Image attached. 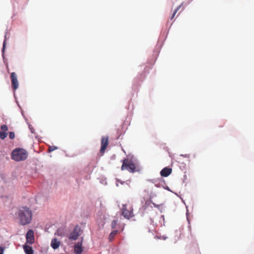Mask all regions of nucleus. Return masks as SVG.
Returning a JSON list of instances; mask_svg holds the SVG:
<instances>
[{"label":"nucleus","mask_w":254,"mask_h":254,"mask_svg":"<svg viewBox=\"0 0 254 254\" xmlns=\"http://www.w3.org/2000/svg\"><path fill=\"white\" fill-rule=\"evenodd\" d=\"M10 79L11 81V85L13 89L16 90L18 88L19 83L17 80L16 74L13 72L10 74Z\"/></svg>","instance_id":"7"},{"label":"nucleus","mask_w":254,"mask_h":254,"mask_svg":"<svg viewBox=\"0 0 254 254\" xmlns=\"http://www.w3.org/2000/svg\"><path fill=\"white\" fill-rule=\"evenodd\" d=\"M5 47V41H4L3 43V48H2V51H3Z\"/></svg>","instance_id":"20"},{"label":"nucleus","mask_w":254,"mask_h":254,"mask_svg":"<svg viewBox=\"0 0 254 254\" xmlns=\"http://www.w3.org/2000/svg\"><path fill=\"white\" fill-rule=\"evenodd\" d=\"M23 249L26 254H33V250L32 247L28 245H24Z\"/></svg>","instance_id":"13"},{"label":"nucleus","mask_w":254,"mask_h":254,"mask_svg":"<svg viewBox=\"0 0 254 254\" xmlns=\"http://www.w3.org/2000/svg\"><path fill=\"white\" fill-rule=\"evenodd\" d=\"M182 6V4L178 6L176 9L175 10H174L173 13V15L172 16V17H171V19H173V18L174 17L175 14H176V13L177 12V11L180 9V8H181Z\"/></svg>","instance_id":"15"},{"label":"nucleus","mask_w":254,"mask_h":254,"mask_svg":"<svg viewBox=\"0 0 254 254\" xmlns=\"http://www.w3.org/2000/svg\"><path fill=\"white\" fill-rule=\"evenodd\" d=\"M3 248L2 247H0V254H3Z\"/></svg>","instance_id":"19"},{"label":"nucleus","mask_w":254,"mask_h":254,"mask_svg":"<svg viewBox=\"0 0 254 254\" xmlns=\"http://www.w3.org/2000/svg\"><path fill=\"white\" fill-rule=\"evenodd\" d=\"M1 131H0V138L4 139L7 136L6 131L8 130V127L6 125H3L0 127Z\"/></svg>","instance_id":"8"},{"label":"nucleus","mask_w":254,"mask_h":254,"mask_svg":"<svg viewBox=\"0 0 254 254\" xmlns=\"http://www.w3.org/2000/svg\"><path fill=\"white\" fill-rule=\"evenodd\" d=\"M117 223H118L117 220H113V221H112V222L111 223L112 228V229L115 228L116 226H117Z\"/></svg>","instance_id":"17"},{"label":"nucleus","mask_w":254,"mask_h":254,"mask_svg":"<svg viewBox=\"0 0 254 254\" xmlns=\"http://www.w3.org/2000/svg\"><path fill=\"white\" fill-rule=\"evenodd\" d=\"M109 144V137L103 136L101 139V146L100 150V153L103 155Z\"/></svg>","instance_id":"5"},{"label":"nucleus","mask_w":254,"mask_h":254,"mask_svg":"<svg viewBox=\"0 0 254 254\" xmlns=\"http://www.w3.org/2000/svg\"><path fill=\"white\" fill-rule=\"evenodd\" d=\"M9 138L13 139L15 137V134L13 132H10L9 133Z\"/></svg>","instance_id":"18"},{"label":"nucleus","mask_w":254,"mask_h":254,"mask_svg":"<svg viewBox=\"0 0 254 254\" xmlns=\"http://www.w3.org/2000/svg\"><path fill=\"white\" fill-rule=\"evenodd\" d=\"M172 172V169L170 168L165 167L160 172V175L162 177H167L169 176Z\"/></svg>","instance_id":"9"},{"label":"nucleus","mask_w":254,"mask_h":254,"mask_svg":"<svg viewBox=\"0 0 254 254\" xmlns=\"http://www.w3.org/2000/svg\"><path fill=\"white\" fill-rule=\"evenodd\" d=\"M60 242L58 241L57 239L55 238L52 239L51 241V246L54 249H58L60 245Z\"/></svg>","instance_id":"12"},{"label":"nucleus","mask_w":254,"mask_h":254,"mask_svg":"<svg viewBox=\"0 0 254 254\" xmlns=\"http://www.w3.org/2000/svg\"><path fill=\"white\" fill-rule=\"evenodd\" d=\"M16 214L20 225L24 226L31 223L32 212L29 208L22 207L17 211Z\"/></svg>","instance_id":"1"},{"label":"nucleus","mask_w":254,"mask_h":254,"mask_svg":"<svg viewBox=\"0 0 254 254\" xmlns=\"http://www.w3.org/2000/svg\"><path fill=\"white\" fill-rule=\"evenodd\" d=\"M122 215L125 218L129 219L133 216L132 209L131 208L127 209V205H123L122 207Z\"/></svg>","instance_id":"4"},{"label":"nucleus","mask_w":254,"mask_h":254,"mask_svg":"<svg viewBox=\"0 0 254 254\" xmlns=\"http://www.w3.org/2000/svg\"><path fill=\"white\" fill-rule=\"evenodd\" d=\"M26 243L29 245L33 244L35 242L34 232L32 230H29L26 235Z\"/></svg>","instance_id":"6"},{"label":"nucleus","mask_w":254,"mask_h":254,"mask_svg":"<svg viewBox=\"0 0 254 254\" xmlns=\"http://www.w3.org/2000/svg\"><path fill=\"white\" fill-rule=\"evenodd\" d=\"M28 156L27 152L22 148H16L11 153V158L16 161L25 160Z\"/></svg>","instance_id":"2"},{"label":"nucleus","mask_w":254,"mask_h":254,"mask_svg":"<svg viewBox=\"0 0 254 254\" xmlns=\"http://www.w3.org/2000/svg\"><path fill=\"white\" fill-rule=\"evenodd\" d=\"M118 232V230H114L112 231L109 235V239L110 241H112L117 234Z\"/></svg>","instance_id":"14"},{"label":"nucleus","mask_w":254,"mask_h":254,"mask_svg":"<svg viewBox=\"0 0 254 254\" xmlns=\"http://www.w3.org/2000/svg\"><path fill=\"white\" fill-rule=\"evenodd\" d=\"M121 170L122 171L127 170L130 173H134L136 171V167L131 160L128 159H125L123 160Z\"/></svg>","instance_id":"3"},{"label":"nucleus","mask_w":254,"mask_h":254,"mask_svg":"<svg viewBox=\"0 0 254 254\" xmlns=\"http://www.w3.org/2000/svg\"><path fill=\"white\" fill-rule=\"evenodd\" d=\"M58 148L57 146H49V148H48V152H52V151H54L55 150L57 149Z\"/></svg>","instance_id":"16"},{"label":"nucleus","mask_w":254,"mask_h":254,"mask_svg":"<svg viewBox=\"0 0 254 254\" xmlns=\"http://www.w3.org/2000/svg\"><path fill=\"white\" fill-rule=\"evenodd\" d=\"M74 252L75 254H80L83 252L81 242H78L74 246Z\"/></svg>","instance_id":"11"},{"label":"nucleus","mask_w":254,"mask_h":254,"mask_svg":"<svg viewBox=\"0 0 254 254\" xmlns=\"http://www.w3.org/2000/svg\"><path fill=\"white\" fill-rule=\"evenodd\" d=\"M79 235V234L77 231V229L76 228H75L74 229L73 231L70 233L68 236V238L70 240H76L78 238Z\"/></svg>","instance_id":"10"}]
</instances>
